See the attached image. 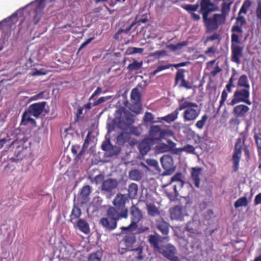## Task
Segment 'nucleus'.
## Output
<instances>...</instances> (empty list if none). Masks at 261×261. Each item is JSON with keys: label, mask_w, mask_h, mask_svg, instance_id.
<instances>
[{"label": "nucleus", "mask_w": 261, "mask_h": 261, "mask_svg": "<svg viewBox=\"0 0 261 261\" xmlns=\"http://www.w3.org/2000/svg\"><path fill=\"white\" fill-rule=\"evenodd\" d=\"M238 86L244 88L243 89H245L250 90V85L247 76L246 74H243L240 76L238 81Z\"/></svg>", "instance_id": "37"}, {"label": "nucleus", "mask_w": 261, "mask_h": 261, "mask_svg": "<svg viewBox=\"0 0 261 261\" xmlns=\"http://www.w3.org/2000/svg\"><path fill=\"white\" fill-rule=\"evenodd\" d=\"M237 74L238 73L236 72V71L235 70H233V72H232V75H231V77H230V79L228 80L227 84L230 85H234V84H233L234 80H236V79L234 78V76Z\"/></svg>", "instance_id": "62"}, {"label": "nucleus", "mask_w": 261, "mask_h": 261, "mask_svg": "<svg viewBox=\"0 0 261 261\" xmlns=\"http://www.w3.org/2000/svg\"><path fill=\"white\" fill-rule=\"evenodd\" d=\"M129 175L130 178L134 180H138L142 177L141 173L138 170H133L129 172Z\"/></svg>", "instance_id": "49"}, {"label": "nucleus", "mask_w": 261, "mask_h": 261, "mask_svg": "<svg viewBox=\"0 0 261 261\" xmlns=\"http://www.w3.org/2000/svg\"><path fill=\"white\" fill-rule=\"evenodd\" d=\"M228 93L226 92L225 91L223 90L221 95L220 100L219 101V106L218 107V109H220L221 107H222L225 102H227V99L228 98Z\"/></svg>", "instance_id": "50"}, {"label": "nucleus", "mask_w": 261, "mask_h": 261, "mask_svg": "<svg viewBox=\"0 0 261 261\" xmlns=\"http://www.w3.org/2000/svg\"><path fill=\"white\" fill-rule=\"evenodd\" d=\"M197 2L202 17L217 10V7L211 0H198Z\"/></svg>", "instance_id": "11"}, {"label": "nucleus", "mask_w": 261, "mask_h": 261, "mask_svg": "<svg viewBox=\"0 0 261 261\" xmlns=\"http://www.w3.org/2000/svg\"><path fill=\"white\" fill-rule=\"evenodd\" d=\"M143 65V62H137L136 60H134L133 62L131 64H129L127 68V69L132 72L135 70H138L142 68Z\"/></svg>", "instance_id": "43"}, {"label": "nucleus", "mask_w": 261, "mask_h": 261, "mask_svg": "<svg viewBox=\"0 0 261 261\" xmlns=\"http://www.w3.org/2000/svg\"><path fill=\"white\" fill-rule=\"evenodd\" d=\"M161 237L159 235L150 234L148 236V241L151 248L153 249L155 251L159 252L162 248V245H160Z\"/></svg>", "instance_id": "20"}, {"label": "nucleus", "mask_w": 261, "mask_h": 261, "mask_svg": "<svg viewBox=\"0 0 261 261\" xmlns=\"http://www.w3.org/2000/svg\"><path fill=\"white\" fill-rule=\"evenodd\" d=\"M195 225V223L194 222H189L187 223L186 227V229L189 232L192 234H200V232H199L197 230L195 227H194Z\"/></svg>", "instance_id": "48"}, {"label": "nucleus", "mask_w": 261, "mask_h": 261, "mask_svg": "<svg viewBox=\"0 0 261 261\" xmlns=\"http://www.w3.org/2000/svg\"><path fill=\"white\" fill-rule=\"evenodd\" d=\"M117 186L118 182L116 179L108 178L103 181L101 189L106 192H111L116 189Z\"/></svg>", "instance_id": "23"}, {"label": "nucleus", "mask_w": 261, "mask_h": 261, "mask_svg": "<svg viewBox=\"0 0 261 261\" xmlns=\"http://www.w3.org/2000/svg\"><path fill=\"white\" fill-rule=\"evenodd\" d=\"M252 2L251 0H245L244 1L236 18V22L233 23L231 28L237 32H242L243 30V26L247 24V20L243 15L247 14L248 11L252 7Z\"/></svg>", "instance_id": "6"}, {"label": "nucleus", "mask_w": 261, "mask_h": 261, "mask_svg": "<svg viewBox=\"0 0 261 261\" xmlns=\"http://www.w3.org/2000/svg\"><path fill=\"white\" fill-rule=\"evenodd\" d=\"M191 170V178L194 182L195 186L198 188L200 187V175L202 171V169L200 167H193Z\"/></svg>", "instance_id": "26"}, {"label": "nucleus", "mask_w": 261, "mask_h": 261, "mask_svg": "<svg viewBox=\"0 0 261 261\" xmlns=\"http://www.w3.org/2000/svg\"><path fill=\"white\" fill-rule=\"evenodd\" d=\"M82 215L81 210L76 205L74 204L72 209L70 215L69 222L72 223L73 225H75V222L78 219H80V217Z\"/></svg>", "instance_id": "30"}, {"label": "nucleus", "mask_w": 261, "mask_h": 261, "mask_svg": "<svg viewBox=\"0 0 261 261\" xmlns=\"http://www.w3.org/2000/svg\"><path fill=\"white\" fill-rule=\"evenodd\" d=\"M154 117L153 115L148 112H146L143 117V120L145 122H149L150 123H155L158 122H161V121L159 119L158 121L154 120Z\"/></svg>", "instance_id": "45"}, {"label": "nucleus", "mask_w": 261, "mask_h": 261, "mask_svg": "<svg viewBox=\"0 0 261 261\" xmlns=\"http://www.w3.org/2000/svg\"><path fill=\"white\" fill-rule=\"evenodd\" d=\"M249 110L250 109L247 106L240 104L233 108L232 113L236 118H243L246 116Z\"/></svg>", "instance_id": "17"}, {"label": "nucleus", "mask_w": 261, "mask_h": 261, "mask_svg": "<svg viewBox=\"0 0 261 261\" xmlns=\"http://www.w3.org/2000/svg\"><path fill=\"white\" fill-rule=\"evenodd\" d=\"M249 201L246 197L243 196L239 198L234 203V206L236 208L240 207H246L248 205Z\"/></svg>", "instance_id": "42"}, {"label": "nucleus", "mask_w": 261, "mask_h": 261, "mask_svg": "<svg viewBox=\"0 0 261 261\" xmlns=\"http://www.w3.org/2000/svg\"><path fill=\"white\" fill-rule=\"evenodd\" d=\"M110 96H103L99 98L97 100L95 101L92 103V106L95 107L97 106L102 102H104L105 101L109 100L110 99Z\"/></svg>", "instance_id": "55"}, {"label": "nucleus", "mask_w": 261, "mask_h": 261, "mask_svg": "<svg viewBox=\"0 0 261 261\" xmlns=\"http://www.w3.org/2000/svg\"><path fill=\"white\" fill-rule=\"evenodd\" d=\"M208 119V116L206 114L203 115L200 119L196 122L195 124V127L199 130L202 129L205 125Z\"/></svg>", "instance_id": "41"}, {"label": "nucleus", "mask_w": 261, "mask_h": 261, "mask_svg": "<svg viewBox=\"0 0 261 261\" xmlns=\"http://www.w3.org/2000/svg\"><path fill=\"white\" fill-rule=\"evenodd\" d=\"M103 255L102 250H98L91 253L88 257V261H101Z\"/></svg>", "instance_id": "39"}, {"label": "nucleus", "mask_w": 261, "mask_h": 261, "mask_svg": "<svg viewBox=\"0 0 261 261\" xmlns=\"http://www.w3.org/2000/svg\"><path fill=\"white\" fill-rule=\"evenodd\" d=\"M255 14L257 19L259 20V22L261 24V0L257 1Z\"/></svg>", "instance_id": "53"}, {"label": "nucleus", "mask_w": 261, "mask_h": 261, "mask_svg": "<svg viewBox=\"0 0 261 261\" xmlns=\"http://www.w3.org/2000/svg\"><path fill=\"white\" fill-rule=\"evenodd\" d=\"M254 139L257 147L259 160H261V133L259 132L255 133Z\"/></svg>", "instance_id": "40"}, {"label": "nucleus", "mask_w": 261, "mask_h": 261, "mask_svg": "<svg viewBox=\"0 0 261 261\" xmlns=\"http://www.w3.org/2000/svg\"><path fill=\"white\" fill-rule=\"evenodd\" d=\"M174 133L172 130L162 129L160 136V141L162 139H166L167 138L172 137Z\"/></svg>", "instance_id": "47"}, {"label": "nucleus", "mask_w": 261, "mask_h": 261, "mask_svg": "<svg viewBox=\"0 0 261 261\" xmlns=\"http://www.w3.org/2000/svg\"><path fill=\"white\" fill-rule=\"evenodd\" d=\"M138 150L140 153L144 155L150 150V144L148 139H143L138 144Z\"/></svg>", "instance_id": "31"}, {"label": "nucleus", "mask_w": 261, "mask_h": 261, "mask_svg": "<svg viewBox=\"0 0 261 261\" xmlns=\"http://www.w3.org/2000/svg\"><path fill=\"white\" fill-rule=\"evenodd\" d=\"M91 193V187L89 185L82 187L78 198L80 200L81 204L87 203L89 200V196Z\"/></svg>", "instance_id": "24"}, {"label": "nucleus", "mask_w": 261, "mask_h": 261, "mask_svg": "<svg viewBox=\"0 0 261 261\" xmlns=\"http://www.w3.org/2000/svg\"><path fill=\"white\" fill-rule=\"evenodd\" d=\"M138 187L137 184L131 183L128 188V198L131 199H135L137 195Z\"/></svg>", "instance_id": "38"}, {"label": "nucleus", "mask_w": 261, "mask_h": 261, "mask_svg": "<svg viewBox=\"0 0 261 261\" xmlns=\"http://www.w3.org/2000/svg\"><path fill=\"white\" fill-rule=\"evenodd\" d=\"M122 242L123 243L125 249L127 250L132 251L134 249L133 248V245L136 242V238L135 233H130L126 234Z\"/></svg>", "instance_id": "19"}, {"label": "nucleus", "mask_w": 261, "mask_h": 261, "mask_svg": "<svg viewBox=\"0 0 261 261\" xmlns=\"http://www.w3.org/2000/svg\"><path fill=\"white\" fill-rule=\"evenodd\" d=\"M160 161L165 170L170 171L173 168V159L171 156L164 155L161 158Z\"/></svg>", "instance_id": "27"}, {"label": "nucleus", "mask_w": 261, "mask_h": 261, "mask_svg": "<svg viewBox=\"0 0 261 261\" xmlns=\"http://www.w3.org/2000/svg\"><path fill=\"white\" fill-rule=\"evenodd\" d=\"M102 93V89L100 87H98L97 88L96 90L94 92V93L92 94V95L89 97V101H91V100L93 99L94 98L98 95H99L100 93Z\"/></svg>", "instance_id": "60"}, {"label": "nucleus", "mask_w": 261, "mask_h": 261, "mask_svg": "<svg viewBox=\"0 0 261 261\" xmlns=\"http://www.w3.org/2000/svg\"><path fill=\"white\" fill-rule=\"evenodd\" d=\"M180 111V110H178V108L172 113L169 114L168 115L161 117H159L158 119L161 120V121L162 120L170 123L173 121H174L176 119H177L178 115V112Z\"/></svg>", "instance_id": "34"}, {"label": "nucleus", "mask_w": 261, "mask_h": 261, "mask_svg": "<svg viewBox=\"0 0 261 261\" xmlns=\"http://www.w3.org/2000/svg\"><path fill=\"white\" fill-rule=\"evenodd\" d=\"M113 121L118 128L125 130L134 123V120L130 112L121 108L116 111Z\"/></svg>", "instance_id": "5"}, {"label": "nucleus", "mask_w": 261, "mask_h": 261, "mask_svg": "<svg viewBox=\"0 0 261 261\" xmlns=\"http://www.w3.org/2000/svg\"><path fill=\"white\" fill-rule=\"evenodd\" d=\"M203 22L207 33H212L221 29L225 23V18L220 13H214L212 16L207 15L202 17Z\"/></svg>", "instance_id": "3"}, {"label": "nucleus", "mask_w": 261, "mask_h": 261, "mask_svg": "<svg viewBox=\"0 0 261 261\" xmlns=\"http://www.w3.org/2000/svg\"><path fill=\"white\" fill-rule=\"evenodd\" d=\"M249 89H237L234 92L232 99L230 101L227 100V105L233 106L240 102H244L248 105H251L252 103L249 100Z\"/></svg>", "instance_id": "9"}, {"label": "nucleus", "mask_w": 261, "mask_h": 261, "mask_svg": "<svg viewBox=\"0 0 261 261\" xmlns=\"http://www.w3.org/2000/svg\"><path fill=\"white\" fill-rule=\"evenodd\" d=\"M148 21L147 18H144L140 19H137V17L135 18L134 21H133L129 25L126 27V28L122 29H119L116 33L115 35V38L117 39L118 38V36L121 34L122 33H124L125 34H127L131 29L137 23H138V25H140L141 23H145Z\"/></svg>", "instance_id": "21"}, {"label": "nucleus", "mask_w": 261, "mask_h": 261, "mask_svg": "<svg viewBox=\"0 0 261 261\" xmlns=\"http://www.w3.org/2000/svg\"><path fill=\"white\" fill-rule=\"evenodd\" d=\"M189 64V62H184L178 64H168L165 65H161L158 67V68L154 70L152 73L151 75L154 76L156 75L159 72L170 68L171 67H174L176 68L179 67H184L187 66Z\"/></svg>", "instance_id": "25"}, {"label": "nucleus", "mask_w": 261, "mask_h": 261, "mask_svg": "<svg viewBox=\"0 0 261 261\" xmlns=\"http://www.w3.org/2000/svg\"><path fill=\"white\" fill-rule=\"evenodd\" d=\"M170 217L172 220H181L182 218V207L176 205L170 210Z\"/></svg>", "instance_id": "32"}, {"label": "nucleus", "mask_w": 261, "mask_h": 261, "mask_svg": "<svg viewBox=\"0 0 261 261\" xmlns=\"http://www.w3.org/2000/svg\"><path fill=\"white\" fill-rule=\"evenodd\" d=\"M128 202L127 195L118 193L112 201L113 206H110L108 209L112 211H115L121 217L127 219L128 216V210L125 205Z\"/></svg>", "instance_id": "4"}, {"label": "nucleus", "mask_w": 261, "mask_h": 261, "mask_svg": "<svg viewBox=\"0 0 261 261\" xmlns=\"http://www.w3.org/2000/svg\"><path fill=\"white\" fill-rule=\"evenodd\" d=\"M130 216V223L127 226H122L120 229L122 230H129L131 231L137 230L138 223L143 218L142 211L136 205L133 204L129 208Z\"/></svg>", "instance_id": "8"}, {"label": "nucleus", "mask_w": 261, "mask_h": 261, "mask_svg": "<svg viewBox=\"0 0 261 261\" xmlns=\"http://www.w3.org/2000/svg\"><path fill=\"white\" fill-rule=\"evenodd\" d=\"M101 148L103 150L108 152L109 156L118 155L120 152L119 147L111 145L109 142L102 143Z\"/></svg>", "instance_id": "22"}, {"label": "nucleus", "mask_w": 261, "mask_h": 261, "mask_svg": "<svg viewBox=\"0 0 261 261\" xmlns=\"http://www.w3.org/2000/svg\"><path fill=\"white\" fill-rule=\"evenodd\" d=\"M217 39H220V34L217 33H215L212 35L207 37L205 41L208 42Z\"/></svg>", "instance_id": "58"}, {"label": "nucleus", "mask_w": 261, "mask_h": 261, "mask_svg": "<svg viewBox=\"0 0 261 261\" xmlns=\"http://www.w3.org/2000/svg\"><path fill=\"white\" fill-rule=\"evenodd\" d=\"M129 134L126 132H122L117 137V141L120 143L124 144L129 141Z\"/></svg>", "instance_id": "46"}, {"label": "nucleus", "mask_w": 261, "mask_h": 261, "mask_svg": "<svg viewBox=\"0 0 261 261\" xmlns=\"http://www.w3.org/2000/svg\"><path fill=\"white\" fill-rule=\"evenodd\" d=\"M232 4V2L230 3H226L224 2L222 4L221 7V13H220V15H223V16L225 17V20L226 19V16L230 12V6Z\"/></svg>", "instance_id": "44"}, {"label": "nucleus", "mask_w": 261, "mask_h": 261, "mask_svg": "<svg viewBox=\"0 0 261 261\" xmlns=\"http://www.w3.org/2000/svg\"><path fill=\"white\" fill-rule=\"evenodd\" d=\"M164 191L170 200H174L178 196V191L176 190L175 186H173L170 181L164 186Z\"/></svg>", "instance_id": "16"}, {"label": "nucleus", "mask_w": 261, "mask_h": 261, "mask_svg": "<svg viewBox=\"0 0 261 261\" xmlns=\"http://www.w3.org/2000/svg\"><path fill=\"white\" fill-rule=\"evenodd\" d=\"M75 228H77L85 234H88L90 232V228L88 223L83 219H79L73 225Z\"/></svg>", "instance_id": "28"}, {"label": "nucleus", "mask_w": 261, "mask_h": 261, "mask_svg": "<svg viewBox=\"0 0 261 261\" xmlns=\"http://www.w3.org/2000/svg\"><path fill=\"white\" fill-rule=\"evenodd\" d=\"M47 102L46 101H41L33 103L28 108V112L32 116L36 118H38L42 113Z\"/></svg>", "instance_id": "13"}, {"label": "nucleus", "mask_w": 261, "mask_h": 261, "mask_svg": "<svg viewBox=\"0 0 261 261\" xmlns=\"http://www.w3.org/2000/svg\"><path fill=\"white\" fill-rule=\"evenodd\" d=\"M156 228L166 237L168 236L169 233L170 224L165 221L163 218H160L156 219L155 223Z\"/></svg>", "instance_id": "14"}, {"label": "nucleus", "mask_w": 261, "mask_h": 261, "mask_svg": "<svg viewBox=\"0 0 261 261\" xmlns=\"http://www.w3.org/2000/svg\"><path fill=\"white\" fill-rule=\"evenodd\" d=\"M182 173L178 172L171 178L170 182L173 185V186H175L176 190H177V189H181L185 184V181L182 180Z\"/></svg>", "instance_id": "29"}, {"label": "nucleus", "mask_w": 261, "mask_h": 261, "mask_svg": "<svg viewBox=\"0 0 261 261\" xmlns=\"http://www.w3.org/2000/svg\"><path fill=\"white\" fill-rule=\"evenodd\" d=\"M146 210L148 215L151 217L160 216L161 214L158 207L152 203L146 204Z\"/></svg>", "instance_id": "35"}, {"label": "nucleus", "mask_w": 261, "mask_h": 261, "mask_svg": "<svg viewBox=\"0 0 261 261\" xmlns=\"http://www.w3.org/2000/svg\"><path fill=\"white\" fill-rule=\"evenodd\" d=\"M178 110H185L182 117L185 122L194 121L199 115L201 109L196 103L181 100L179 101Z\"/></svg>", "instance_id": "1"}, {"label": "nucleus", "mask_w": 261, "mask_h": 261, "mask_svg": "<svg viewBox=\"0 0 261 261\" xmlns=\"http://www.w3.org/2000/svg\"><path fill=\"white\" fill-rule=\"evenodd\" d=\"M123 218L116 213L115 211H111L108 208L106 212V216L101 218L99 224L107 231H112L116 228L117 222L119 220Z\"/></svg>", "instance_id": "7"}, {"label": "nucleus", "mask_w": 261, "mask_h": 261, "mask_svg": "<svg viewBox=\"0 0 261 261\" xmlns=\"http://www.w3.org/2000/svg\"><path fill=\"white\" fill-rule=\"evenodd\" d=\"M254 203L255 205L261 204V193H259L255 196Z\"/></svg>", "instance_id": "64"}, {"label": "nucleus", "mask_w": 261, "mask_h": 261, "mask_svg": "<svg viewBox=\"0 0 261 261\" xmlns=\"http://www.w3.org/2000/svg\"><path fill=\"white\" fill-rule=\"evenodd\" d=\"M231 60L237 64H240V58L243 56V47L239 44L241 43V39L243 37L244 30H242V32L240 33L231 28Z\"/></svg>", "instance_id": "2"}, {"label": "nucleus", "mask_w": 261, "mask_h": 261, "mask_svg": "<svg viewBox=\"0 0 261 261\" xmlns=\"http://www.w3.org/2000/svg\"><path fill=\"white\" fill-rule=\"evenodd\" d=\"M31 114L28 112V110H26L22 114L21 124L27 125L28 123V120L31 118Z\"/></svg>", "instance_id": "51"}, {"label": "nucleus", "mask_w": 261, "mask_h": 261, "mask_svg": "<svg viewBox=\"0 0 261 261\" xmlns=\"http://www.w3.org/2000/svg\"><path fill=\"white\" fill-rule=\"evenodd\" d=\"M6 143H8V146H11L14 143V141H11V139L6 138L0 139V149L2 148Z\"/></svg>", "instance_id": "56"}, {"label": "nucleus", "mask_w": 261, "mask_h": 261, "mask_svg": "<svg viewBox=\"0 0 261 261\" xmlns=\"http://www.w3.org/2000/svg\"><path fill=\"white\" fill-rule=\"evenodd\" d=\"M159 253L170 261H179V258L176 256L177 249L171 244L162 245Z\"/></svg>", "instance_id": "10"}, {"label": "nucleus", "mask_w": 261, "mask_h": 261, "mask_svg": "<svg viewBox=\"0 0 261 261\" xmlns=\"http://www.w3.org/2000/svg\"><path fill=\"white\" fill-rule=\"evenodd\" d=\"M184 152L187 153L195 154V147L190 144H186L184 147Z\"/></svg>", "instance_id": "54"}, {"label": "nucleus", "mask_w": 261, "mask_h": 261, "mask_svg": "<svg viewBox=\"0 0 261 261\" xmlns=\"http://www.w3.org/2000/svg\"><path fill=\"white\" fill-rule=\"evenodd\" d=\"M47 73V71L44 69H41L40 70H36L33 72L31 73V75L32 76H38V75H45Z\"/></svg>", "instance_id": "57"}, {"label": "nucleus", "mask_w": 261, "mask_h": 261, "mask_svg": "<svg viewBox=\"0 0 261 261\" xmlns=\"http://www.w3.org/2000/svg\"><path fill=\"white\" fill-rule=\"evenodd\" d=\"M185 70L183 69H178L176 73L175 77V84H177L179 80H181V83L179 87H183L186 89H191L192 87L190 83L185 79Z\"/></svg>", "instance_id": "15"}, {"label": "nucleus", "mask_w": 261, "mask_h": 261, "mask_svg": "<svg viewBox=\"0 0 261 261\" xmlns=\"http://www.w3.org/2000/svg\"><path fill=\"white\" fill-rule=\"evenodd\" d=\"M85 148H82L79 153H77L74 158V160L76 162H78L82 158V157L84 155L86 152Z\"/></svg>", "instance_id": "59"}, {"label": "nucleus", "mask_w": 261, "mask_h": 261, "mask_svg": "<svg viewBox=\"0 0 261 261\" xmlns=\"http://www.w3.org/2000/svg\"><path fill=\"white\" fill-rule=\"evenodd\" d=\"M131 101L134 105L140 104L141 100V94L137 88L133 89L130 93Z\"/></svg>", "instance_id": "36"}, {"label": "nucleus", "mask_w": 261, "mask_h": 261, "mask_svg": "<svg viewBox=\"0 0 261 261\" xmlns=\"http://www.w3.org/2000/svg\"><path fill=\"white\" fill-rule=\"evenodd\" d=\"M162 128L159 125H152L149 130L150 137L154 140L160 141V136Z\"/></svg>", "instance_id": "33"}, {"label": "nucleus", "mask_w": 261, "mask_h": 261, "mask_svg": "<svg viewBox=\"0 0 261 261\" xmlns=\"http://www.w3.org/2000/svg\"><path fill=\"white\" fill-rule=\"evenodd\" d=\"M222 69L218 66H216L214 69L211 72V75L214 77L218 73L221 71Z\"/></svg>", "instance_id": "63"}, {"label": "nucleus", "mask_w": 261, "mask_h": 261, "mask_svg": "<svg viewBox=\"0 0 261 261\" xmlns=\"http://www.w3.org/2000/svg\"><path fill=\"white\" fill-rule=\"evenodd\" d=\"M143 48L132 47H129L127 50L129 55H133L135 54H142L143 51Z\"/></svg>", "instance_id": "52"}, {"label": "nucleus", "mask_w": 261, "mask_h": 261, "mask_svg": "<svg viewBox=\"0 0 261 261\" xmlns=\"http://www.w3.org/2000/svg\"><path fill=\"white\" fill-rule=\"evenodd\" d=\"M242 154V144L241 140L239 138L235 144L234 150L232 155V161L233 163V170L237 172L239 168V163Z\"/></svg>", "instance_id": "12"}, {"label": "nucleus", "mask_w": 261, "mask_h": 261, "mask_svg": "<svg viewBox=\"0 0 261 261\" xmlns=\"http://www.w3.org/2000/svg\"><path fill=\"white\" fill-rule=\"evenodd\" d=\"M182 8L190 14L191 17L193 20L198 21L201 19L200 15L195 13L199 8L198 2L195 5H186Z\"/></svg>", "instance_id": "18"}, {"label": "nucleus", "mask_w": 261, "mask_h": 261, "mask_svg": "<svg viewBox=\"0 0 261 261\" xmlns=\"http://www.w3.org/2000/svg\"><path fill=\"white\" fill-rule=\"evenodd\" d=\"M168 146H169V149L170 151H172L176 146V144L171 140H167Z\"/></svg>", "instance_id": "61"}]
</instances>
